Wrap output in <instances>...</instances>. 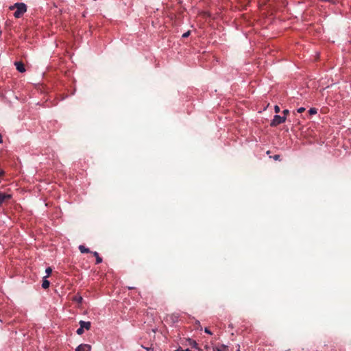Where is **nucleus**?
I'll use <instances>...</instances> for the list:
<instances>
[{
    "label": "nucleus",
    "mask_w": 351,
    "mask_h": 351,
    "mask_svg": "<svg viewBox=\"0 0 351 351\" xmlns=\"http://www.w3.org/2000/svg\"><path fill=\"white\" fill-rule=\"evenodd\" d=\"M75 300L77 301L78 303H81L82 301V298L81 296L75 297Z\"/></svg>",
    "instance_id": "nucleus-14"
},
{
    "label": "nucleus",
    "mask_w": 351,
    "mask_h": 351,
    "mask_svg": "<svg viewBox=\"0 0 351 351\" xmlns=\"http://www.w3.org/2000/svg\"><path fill=\"white\" fill-rule=\"evenodd\" d=\"M16 69L21 72L23 73L25 71V65L22 62H15Z\"/></svg>",
    "instance_id": "nucleus-5"
},
{
    "label": "nucleus",
    "mask_w": 351,
    "mask_h": 351,
    "mask_svg": "<svg viewBox=\"0 0 351 351\" xmlns=\"http://www.w3.org/2000/svg\"><path fill=\"white\" fill-rule=\"evenodd\" d=\"M282 113H283V114H284V116H283V117H286V116H287V114H289V110H287V109H286V110H283Z\"/></svg>",
    "instance_id": "nucleus-17"
},
{
    "label": "nucleus",
    "mask_w": 351,
    "mask_h": 351,
    "mask_svg": "<svg viewBox=\"0 0 351 351\" xmlns=\"http://www.w3.org/2000/svg\"><path fill=\"white\" fill-rule=\"evenodd\" d=\"M205 332L208 334V335H212V332L208 328H206L205 330H204Z\"/></svg>",
    "instance_id": "nucleus-19"
},
{
    "label": "nucleus",
    "mask_w": 351,
    "mask_h": 351,
    "mask_svg": "<svg viewBox=\"0 0 351 351\" xmlns=\"http://www.w3.org/2000/svg\"><path fill=\"white\" fill-rule=\"evenodd\" d=\"M297 111L298 113H302L305 111V108L303 107H301V108H299Z\"/></svg>",
    "instance_id": "nucleus-16"
},
{
    "label": "nucleus",
    "mask_w": 351,
    "mask_h": 351,
    "mask_svg": "<svg viewBox=\"0 0 351 351\" xmlns=\"http://www.w3.org/2000/svg\"><path fill=\"white\" fill-rule=\"evenodd\" d=\"M91 253L96 258V264H99L102 262V258L99 256V254L97 252H93Z\"/></svg>",
    "instance_id": "nucleus-8"
},
{
    "label": "nucleus",
    "mask_w": 351,
    "mask_h": 351,
    "mask_svg": "<svg viewBox=\"0 0 351 351\" xmlns=\"http://www.w3.org/2000/svg\"><path fill=\"white\" fill-rule=\"evenodd\" d=\"M191 34L190 31H188L182 34L183 38H187Z\"/></svg>",
    "instance_id": "nucleus-15"
},
{
    "label": "nucleus",
    "mask_w": 351,
    "mask_h": 351,
    "mask_svg": "<svg viewBox=\"0 0 351 351\" xmlns=\"http://www.w3.org/2000/svg\"><path fill=\"white\" fill-rule=\"evenodd\" d=\"M76 332L77 335H81L84 333V329L80 326L79 328H77Z\"/></svg>",
    "instance_id": "nucleus-13"
},
{
    "label": "nucleus",
    "mask_w": 351,
    "mask_h": 351,
    "mask_svg": "<svg viewBox=\"0 0 351 351\" xmlns=\"http://www.w3.org/2000/svg\"><path fill=\"white\" fill-rule=\"evenodd\" d=\"M175 351H191L189 349H186V350H180V349H178Z\"/></svg>",
    "instance_id": "nucleus-21"
},
{
    "label": "nucleus",
    "mask_w": 351,
    "mask_h": 351,
    "mask_svg": "<svg viewBox=\"0 0 351 351\" xmlns=\"http://www.w3.org/2000/svg\"><path fill=\"white\" fill-rule=\"evenodd\" d=\"M79 250H80L81 253H89V252H91L88 248H86L85 246L82 245L79 246Z\"/></svg>",
    "instance_id": "nucleus-9"
},
{
    "label": "nucleus",
    "mask_w": 351,
    "mask_h": 351,
    "mask_svg": "<svg viewBox=\"0 0 351 351\" xmlns=\"http://www.w3.org/2000/svg\"><path fill=\"white\" fill-rule=\"evenodd\" d=\"M50 285V282L48 280H47V278H43V283H42V287L45 289L49 288Z\"/></svg>",
    "instance_id": "nucleus-7"
},
{
    "label": "nucleus",
    "mask_w": 351,
    "mask_h": 351,
    "mask_svg": "<svg viewBox=\"0 0 351 351\" xmlns=\"http://www.w3.org/2000/svg\"><path fill=\"white\" fill-rule=\"evenodd\" d=\"M45 271L47 273V276H45V278H48L52 272V269L51 267H47Z\"/></svg>",
    "instance_id": "nucleus-11"
},
{
    "label": "nucleus",
    "mask_w": 351,
    "mask_h": 351,
    "mask_svg": "<svg viewBox=\"0 0 351 351\" xmlns=\"http://www.w3.org/2000/svg\"><path fill=\"white\" fill-rule=\"evenodd\" d=\"M285 121H286L285 117H281L280 115H275L274 117L273 120L271 121V122L270 123V125L271 127H276V126L285 122Z\"/></svg>",
    "instance_id": "nucleus-2"
},
{
    "label": "nucleus",
    "mask_w": 351,
    "mask_h": 351,
    "mask_svg": "<svg viewBox=\"0 0 351 351\" xmlns=\"http://www.w3.org/2000/svg\"><path fill=\"white\" fill-rule=\"evenodd\" d=\"M4 174V171L3 170H0V177Z\"/></svg>",
    "instance_id": "nucleus-22"
},
{
    "label": "nucleus",
    "mask_w": 351,
    "mask_h": 351,
    "mask_svg": "<svg viewBox=\"0 0 351 351\" xmlns=\"http://www.w3.org/2000/svg\"><path fill=\"white\" fill-rule=\"evenodd\" d=\"M197 345L196 342L194 341V344H193V346H195Z\"/></svg>",
    "instance_id": "nucleus-24"
},
{
    "label": "nucleus",
    "mask_w": 351,
    "mask_h": 351,
    "mask_svg": "<svg viewBox=\"0 0 351 351\" xmlns=\"http://www.w3.org/2000/svg\"><path fill=\"white\" fill-rule=\"evenodd\" d=\"M317 109L315 108H311L309 110H308V113L311 114V115H313V114H317Z\"/></svg>",
    "instance_id": "nucleus-12"
},
{
    "label": "nucleus",
    "mask_w": 351,
    "mask_h": 351,
    "mask_svg": "<svg viewBox=\"0 0 351 351\" xmlns=\"http://www.w3.org/2000/svg\"><path fill=\"white\" fill-rule=\"evenodd\" d=\"M91 346L88 344H81L77 347L75 351H90Z\"/></svg>",
    "instance_id": "nucleus-4"
},
{
    "label": "nucleus",
    "mask_w": 351,
    "mask_h": 351,
    "mask_svg": "<svg viewBox=\"0 0 351 351\" xmlns=\"http://www.w3.org/2000/svg\"><path fill=\"white\" fill-rule=\"evenodd\" d=\"M280 155H275L274 156L273 158L275 160H280Z\"/></svg>",
    "instance_id": "nucleus-20"
},
{
    "label": "nucleus",
    "mask_w": 351,
    "mask_h": 351,
    "mask_svg": "<svg viewBox=\"0 0 351 351\" xmlns=\"http://www.w3.org/2000/svg\"><path fill=\"white\" fill-rule=\"evenodd\" d=\"M16 9L14 13L15 18H20L27 11V6L23 3H16L14 5L10 7V10Z\"/></svg>",
    "instance_id": "nucleus-1"
},
{
    "label": "nucleus",
    "mask_w": 351,
    "mask_h": 351,
    "mask_svg": "<svg viewBox=\"0 0 351 351\" xmlns=\"http://www.w3.org/2000/svg\"><path fill=\"white\" fill-rule=\"evenodd\" d=\"M274 110L276 113H278L280 112V108L278 106H275Z\"/></svg>",
    "instance_id": "nucleus-18"
},
{
    "label": "nucleus",
    "mask_w": 351,
    "mask_h": 351,
    "mask_svg": "<svg viewBox=\"0 0 351 351\" xmlns=\"http://www.w3.org/2000/svg\"><path fill=\"white\" fill-rule=\"evenodd\" d=\"M11 198L12 195L10 194H5L0 192V206H1L3 203L10 200Z\"/></svg>",
    "instance_id": "nucleus-3"
},
{
    "label": "nucleus",
    "mask_w": 351,
    "mask_h": 351,
    "mask_svg": "<svg viewBox=\"0 0 351 351\" xmlns=\"http://www.w3.org/2000/svg\"><path fill=\"white\" fill-rule=\"evenodd\" d=\"M3 142V140H2V136L1 134H0V143H1Z\"/></svg>",
    "instance_id": "nucleus-23"
},
{
    "label": "nucleus",
    "mask_w": 351,
    "mask_h": 351,
    "mask_svg": "<svg viewBox=\"0 0 351 351\" xmlns=\"http://www.w3.org/2000/svg\"><path fill=\"white\" fill-rule=\"evenodd\" d=\"M214 351H228V346L221 345L219 348H214Z\"/></svg>",
    "instance_id": "nucleus-10"
},
{
    "label": "nucleus",
    "mask_w": 351,
    "mask_h": 351,
    "mask_svg": "<svg viewBox=\"0 0 351 351\" xmlns=\"http://www.w3.org/2000/svg\"><path fill=\"white\" fill-rule=\"evenodd\" d=\"M80 326L83 328V329H86V330H89L90 328V322H85V321H80Z\"/></svg>",
    "instance_id": "nucleus-6"
},
{
    "label": "nucleus",
    "mask_w": 351,
    "mask_h": 351,
    "mask_svg": "<svg viewBox=\"0 0 351 351\" xmlns=\"http://www.w3.org/2000/svg\"><path fill=\"white\" fill-rule=\"evenodd\" d=\"M238 351H240L239 350H238Z\"/></svg>",
    "instance_id": "nucleus-25"
}]
</instances>
